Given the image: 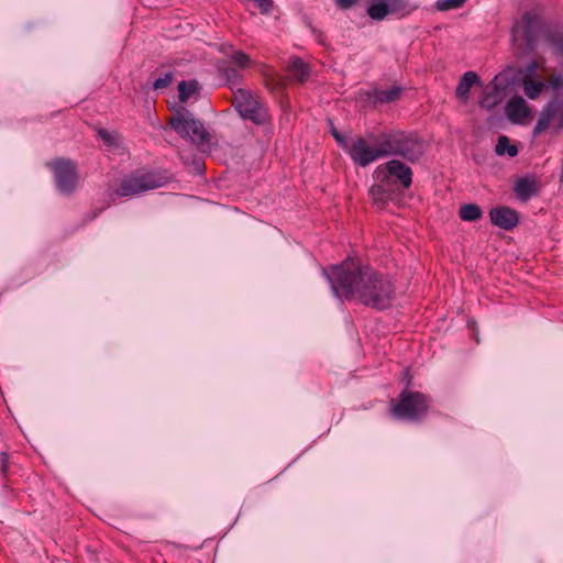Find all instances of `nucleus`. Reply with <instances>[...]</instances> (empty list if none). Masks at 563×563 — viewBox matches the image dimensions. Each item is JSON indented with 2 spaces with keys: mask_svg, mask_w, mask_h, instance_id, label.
Segmentation results:
<instances>
[{
  "mask_svg": "<svg viewBox=\"0 0 563 563\" xmlns=\"http://www.w3.org/2000/svg\"><path fill=\"white\" fill-rule=\"evenodd\" d=\"M323 272L338 298L356 299L378 310L391 305L395 295L391 279L358 258L347 257L341 264Z\"/></svg>",
  "mask_w": 563,
  "mask_h": 563,
  "instance_id": "f257e3e1",
  "label": "nucleus"
},
{
  "mask_svg": "<svg viewBox=\"0 0 563 563\" xmlns=\"http://www.w3.org/2000/svg\"><path fill=\"white\" fill-rule=\"evenodd\" d=\"M382 156H399L409 163L418 162L426 151L423 140L416 132L389 130L378 134Z\"/></svg>",
  "mask_w": 563,
  "mask_h": 563,
  "instance_id": "f03ea898",
  "label": "nucleus"
},
{
  "mask_svg": "<svg viewBox=\"0 0 563 563\" xmlns=\"http://www.w3.org/2000/svg\"><path fill=\"white\" fill-rule=\"evenodd\" d=\"M169 181L167 172L148 168H137L124 175L115 188L108 189L111 200L137 196L165 186Z\"/></svg>",
  "mask_w": 563,
  "mask_h": 563,
  "instance_id": "7ed1b4c3",
  "label": "nucleus"
},
{
  "mask_svg": "<svg viewBox=\"0 0 563 563\" xmlns=\"http://www.w3.org/2000/svg\"><path fill=\"white\" fill-rule=\"evenodd\" d=\"M549 27L539 11H526L512 24L511 42L522 54H530L536 49L540 37L544 38Z\"/></svg>",
  "mask_w": 563,
  "mask_h": 563,
  "instance_id": "20e7f679",
  "label": "nucleus"
},
{
  "mask_svg": "<svg viewBox=\"0 0 563 563\" xmlns=\"http://www.w3.org/2000/svg\"><path fill=\"white\" fill-rule=\"evenodd\" d=\"M430 405L429 395L406 388L390 401V412L400 420L418 421L428 413Z\"/></svg>",
  "mask_w": 563,
  "mask_h": 563,
  "instance_id": "39448f33",
  "label": "nucleus"
},
{
  "mask_svg": "<svg viewBox=\"0 0 563 563\" xmlns=\"http://www.w3.org/2000/svg\"><path fill=\"white\" fill-rule=\"evenodd\" d=\"M168 124L178 135L189 137L202 151L210 147V133L206 130L203 123L197 120L188 110L183 109L174 113L169 117Z\"/></svg>",
  "mask_w": 563,
  "mask_h": 563,
  "instance_id": "423d86ee",
  "label": "nucleus"
},
{
  "mask_svg": "<svg viewBox=\"0 0 563 563\" xmlns=\"http://www.w3.org/2000/svg\"><path fill=\"white\" fill-rule=\"evenodd\" d=\"M345 152L352 162L361 167H366L383 158L378 134L374 136L373 133L369 134L368 139L362 135L352 136Z\"/></svg>",
  "mask_w": 563,
  "mask_h": 563,
  "instance_id": "0eeeda50",
  "label": "nucleus"
},
{
  "mask_svg": "<svg viewBox=\"0 0 563 563\" xmlns=\"http://www.w3.org/2000/svg\"><path fill=\"white\" fill-rule=\"evenodd\" d=\"M232 104L243 119L257 125L266 123L269 119L267 108L250 90L238 89L234 91Z\"/></svg>",
  "mask_w": 563,
  "mask_h": 563,
  "instance_id": "6e6552de",
  "label": "nucleus"
},
{
  "mask_svg": "<svg viewBox=\"0 0 563 563\" xmlns=\"http://www.w3.org/2000/svg\"><path fill=\"white\" fill-rule=\"evenodd\" d=\"M412 169L398 159H390L377 166L373 173L376 181L385 183L391 187L399 185L408 189L412 184Z\"/></svg>",
  "mask_w": 563,
  "mask_h": 563,
  "instance_id": "1a4fd4ad",
  "label": "nucleus"
},
{
  "mask_svg": "<svg viewBox=\"0 0 563 563\" xmlns=\"http://www.w3.org/2000/svg\"><path fill=\"white\" fill-rule=\"evenodd\" d=\"M48 166L54 173L57 189L65 195H71L79 181L75 163L69 159L55 158Z\"/></svg>",
  "mask_w": 563,
  "mask_h": 563,
  "instance_id": "9d476101",
  "label": "nucleus"
},
{
  "mask_svg": "<svg viewBox=\"0 0 563 563\" xmlns=\"http://www.w3.org/2000/svg\"><path fill=\"white\" fill-rule=\"evenodd\" d=\"M555 117H558V130H563V100L559 101L558 98H553L545 104L539 115L533 133L538 135L547 131Z\"/></svg>",
  "mask_w": 563,
  "mask_h": 563,
  "instance_id": "9b49d317",
  "label": "nucleus"
},
{
  "mask_svg": "<svg viewBox=\"0 0 563 563\" xmlns=\"http://www.w3.org/2000/svg\"><path fill=\"white\" fill-rule=\"evenodd\" d=\"M490 222L505 231L514 230L519 223V213L507 206H498L489 210Z\"/></svg>",
  "mask_w": 563,
  "mask_h": 563,
  "instance_id": "f8f14e48",
  "label": "nucleus"
},
{
  "mask_svg": "<svg viewBox=\"0 0 563 563\" xmlns=\"http://www.w3.org/2000/svg\"><path fill=\"white\" fill-rule=\"evenodd\" d=\"M505 111L508 119L514 123H521L531 113L529 104L520 96H514L510 98L506 104Z\"/></svg>",
  "mask_w": 563,
  "mask_h": 563,
  "instance_id": "ddd939ff",
  "label": "nucleus"
},
{
  "mask_svg": "<svg viewBox=\"0 0 563 563\" xmlns=\"http://www.w3.org/2000/svg\"><path fill=\"white\" fill-rule=\"evenodd\" d=\"M539 191L538 180L533 176H525L515 181L514 192L516 197L527 202L531 197L536 196Z\"/></svg>",
  "mask_w": 563,
  "mask_h": 563,
  "instance_id": "4468645a",
  "label": "nucleus"
},
{
  "mask_svg": "<svg viewBox=\"0 0 563 563\" xmlns=\"http://www.w3.org/2000/svg\"><path fill=\"white\" fill-rule=\"evenodd\" d=\"M286 70L289 74L286 79L300 85L305 84L309 79L311 73L309 64L305 63L299 57L292 58L287 65Z\"/></svg>",
  "mask_w": 563,
  "mask_h": 563,
  "instance_id": "2eb2a0df",
  "label": "nucleus"
},
{
  "mask_svg": "<svg viewBox=\"0 0 563 563\" xmlns=\"http://www.w3.org/2000/svg\"><path fill=\"white\" fill-rule=\"evenodd\" d=\"M394 191L390 185L377 181L371 187L369 196L378 208H384L387 201L391 199Z\"/></svg>",
  "mask_w": 563,
  "mask_h": 563,
  "instance_id": "dca6fc26",
  "label": "nucleus"
},
{
  "mask_svg": "<svg viewBox=\"0 0 563 563\" xmlns=\"http://www.w3.org/2000/svg\"><path fill=\"white\" fill-rule=\"evenodd\" d=\"M401 91L402 89L400 87L393 86L388 89H375L368 96L375 103H389L398 100Z\"/></svg>",
  "mask_w": 563,
  "mask_h": 563,
  "instance_id": "f3484780",
  "label": "nucleus"
},
{
  "mask_svg": "<svg viewBox=\"0 0 563 563\" xmlns=\"http://www.w3.org/2000/svg\"><path fill=\"white\" fill-rule=\"evenodd\" d=\"M544 41L553 48L555 55L563 57V30L550 26L545 33Z\"/></svg>",
  "mask_w": 563,
  "mask_h": 563,
  "instance_id": "a211bd4d",
  "label": "nucleus"
},
{
  "mask_svg": "<svg viewBox=\"0 0 563 563\" xmlns=\"http://www.w3.org/2000/svg\"><path fill=\"white\" fill-rule=\"evenodd\" d=\"M478 80H479V78L476 73L466 71L462 76V78L456 87V90H455L456 97L462 100H467L472 86L474 84H476Z\"/></svg>",
  "mask_w": 563,
  "mask_h": 563,
  "instance_id": "6ab92c4d",
  "label": "nucleus"
},
{
  "mask_svg": "<svg viewBox=\"0 0 563 563\" xmlns=\"http://www.w3.org/2000/svg\"><path fill=\"white\" fill-rule=\"evenodd\" d=\"M522 86L525 95L531 100L538 99L541 92L545 89V84L543 81L536 80L529 76L523 77Z\"/></svg>",
  "mask_w": 563,
  "mask_h": 563,
  "instance_id": "aec40b11",
  "label": "nucleus"
},
{
  "mask_svg": "<svg viewBox=\"0 0 563 563\" xmlns=\"http://www.w3.org/2000/svg\"><path fill=\"white\" fill-rule=\"evenodd\" d=\"M501 99V89L497 85H494L493 88L486 91L483 98L479 100V106L481 108L493 109L500 103Z\"/></svg>",
  "mask_w": 563,
  "mask_h": 563,
  "instance_id": "412c9836",
  "label": "nucleus"
},
{
  "mask_svg": "<svg viewBox=\"0 0 563 563\" xmlns=\"http://www.w3.org/2000/svg\"><path fill=\"white\" fill-rule=\"evenodd\" d=\"M459 216L463 221L475 222L483 217V211L476 203H465L460 207Z\"/></svg>",
  "mask_w": 563,
  "mask_h": 563,
  "instance_id": "4be33fe9",
  "label": "nucleus"
},
{
  "mask_svg": "<svg viewBox=\"0 0 563 563\" xmlns=\"http://www.w3.org/2000/svg\"><path fill=\"white\" fill-rule=\"evenodd\" d=\"M368 16L374 21L384 20L389 13V5L386 1L371 2L367 10Z\"/></svg>",
  "mask_w": 563,
  "mask_h": 563,
  "instance_id": "5701e85b",
  "label": "nucleus"
},
{
  "mask_svg": "<svg viewBox=\"0 0 563 563\" xmlns=\"http://www.w3.org/2000/svg\"><path fill=\"white\" fill-rule=\"evenodd\" d=\"M495 152L499 156H504L507 154L509 157H515L518 154V147L515 144L510 143L508 136L500 135L497 140Z\"/></svg>",
  "mask_w": 563,
  "mask_h": 563,
  "instance_id": "b1692460",
  "label": "nucleus"
},
{
  "mask_svg": "<svg viewBox=\"0 0 563 563\" xmlns=\"http://www.w3.org/2000/svg\"><path fill=\"white\" fill-rule=\"evenodd\" d=\"M200 89L197 80H183L178 84V98L181 102H186L192 95L197 93Z\"/></svg>",
  "mask_w": 563,
  "mask_h": 563,
  "instance_id": "393cba45",
  "label": "nucleus"
},
{
  "mask_svg": "<svg viewBox=\"0 0 563 563\" xmlns=\"http://www.w3.org/2000/svg\"><path fill=\"white\" fill-rule=\"evenodd\" d=\"M230 63L232 65L238 66L241 69H245V68H247L251 65L252 60H251V57L247 54H245L244 52L239 51V52H234L231 55Z\"/></svg>",
  "mask_w": 563,
  "mask_h": 563,
  "instance_id": "a878e982",
  "label": "nucleus"
},
{
  "mask_svg": "<svg viewBox=\"0 0 563 563\" xmlns=\"http://www.w3.org/2000/svg\"><path fill=\"white\" fill-rule=\"evenodd\" d=\"M466 0H438L437 1V8L440 11H448L451 9H457L461 8Z\"/></svg>",
  "mask_w": 563,
  "mask_h": 563,
  "instance_id": "bb28decb",
  "label": "nucleus"
},
{
  "mask_svg": "<svg viewBox=\"0 0 563 563\" xmlns=\"http://www.w3.org/2000/svg\"><path fill=\"white\" fill-rule=\"evenodd\" d=\"M173 78H174L173 73L168 71V73L164 74L162 77H158L157 79H155V81L153 82V88L156 90L164 89L173 82Z\"/></svg>",
  "mask_w": 563,
  "mask_h": 563,
  "instance_id": "cd10ccee",
  "label": "nucleus"
},
{
  "mask_svg": "<svg viewBox=\"0 0 563 563\" xmlns=\"http://www.w3.org/2000/svg\"><path fill=\"white\" fill-rule=\"evenodd\" d=\"M97 134H98L99 139H101L104 142V144H107L109 146L115 144V142L118 140V134L110 133L106 129H99L97 131Z\"/></svg>",
  "mask_w": 563,
  "mask_h": 563,
  "instance_id": "c85d7f7f",
  "label": "nucleus"
},
{
  "mask_svg": "<svg viewBox=\"0 0 563 563\" xmlns=\"http://www.w3.org/2000/svg\"><path fill=\"white\" fill-rule=\"evenodd\" d=\"M389 5V13H399L407 8V2L405 0H385Z\"/></svg>",
  "mask_w": 563,
  "mask_h": 563,
  "instance_id": "c756f323",
  "label": "nucleus"
},
{
  "mask_svg": "<svg viewBox=\"0 0 563 563\" xmlns=\"http://www.w3.org/2000/svg\"><path fill=\"white\" fill-rule=\"evenodd\" d=\"M332 136L336 141L338 145L341 146L344 151L347 147V143L351 141V137H346L342 135L338 130L332 129Z\"/></svg>",
  "mask_w": 563,
  "mask_h": 563,
  "instance_id": "7c9ffc66",
  "label": "nucleus"
},
{
  "mask_svg": "<svg viewBox=\"0 0 563 563\" xmlns=\"http://www.w3.org/2000/svg\"><path fill=\"white\" fill-rule=\"evenodd\" d=\"M224 76L228 81L236 82L240 79V74L236 68L228 66L223 69Z\"/></svg>",
  "mask_w": 563,
  "mask_h": 563,
  "instance_id": "2f4dec72",
  "label": "nucleus"
},
{
  "mask_svg": "<svg viewBox=\"0 0 563 563\" xmlns=\"http://www.w3.org/2000/svg\"><path fill=\"white\" fill-rule=\"evenodd\" d=\"M262 13H268L273 8V0H253Z\"/></svg>",
  "mask_w": 563,
  "mask_h": 563,
  "instance_id": "473e14b6",
  "label": "nucleus"
},
{
  "mask_svg": "<svg viewBox=\"0 0 563 563\" xmlns=\"http://www.w3.org/2000/svg\"><path fill=\"white\" fill-rule=\"evenodd\" d=\"M335 5L341 10L351 9L357 3V0H334Z\"/></svg>",
  "mask_w": 563,
  "mask_h": 563,
  "instance_id": "72a5a7b5",
  "label": "nucleus"
},
{
  "mask_svg": "<svg viewBox=\"0 0 563 563\" xmlns=\"http://www.w3.org/2000/svg\"><path fill=\"white\" fill-rule=\"evenodd\" d=\"M0 471L5 476L9 467V455L5 452L0 454Z\"/></svg>",
  "mask_w": 563,
  "mask_h": 563,
  "instance_id": "f704fd0d",
  "label": "nucleus"
},
{
  "mask_svg": "<svg viewBox=\"0 0 563 563\" xmlns=\"http://www.w3.org/2000/svg\"><path fill=\"white\" fill-rule=\"evenodd\" d=\"M540 65L537 60H532L528 64L526 68V75L532 78V76L536 74V71L539 69Z\"/></svg>",
  "mask_w": 563,
  "mask_h": 563,
  "instance_id": "c9c22d12",
  "label": "nucleus"
}]
</instances>
